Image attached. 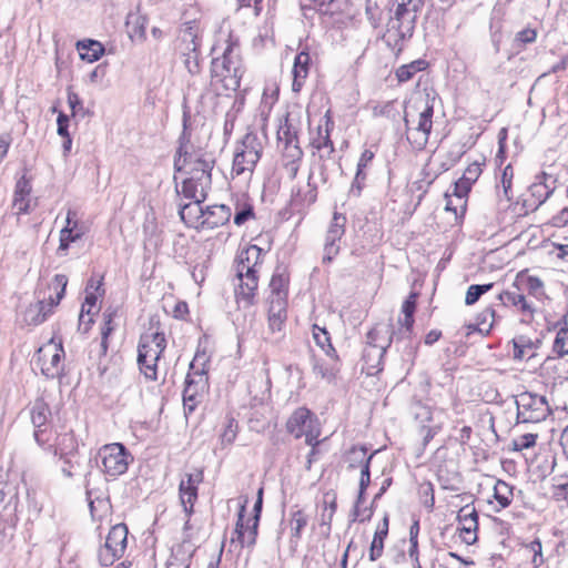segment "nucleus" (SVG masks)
<instances>
[{
  "mask_svg": "<svg viewBox=\"0 0 568 568\" xmlns=\"http://www.w3.org/2000/svg\"><path fill=\"white\" fill-rule=\"evenodd\" d=\"M189 115L183 113V132L174 155V181L181 184V193L187 199L205 200L212 185L215 158L211 152L195 149L186 133Z\"/></svg>",
  "mask_w": 568,
  "mask_h": 568,
  "instance_id": "nucleus-1",
  "label": "nucleus"
},
{
  "mask_svg": "<svg viewBox=\"0 0 568 568\" xmlns=\"http://www.w3.org/2000/svg\"><path fill=\"white\" fill-rule=\"evenodd\" d=\"M212 53L211 84L217 90L236 91L245 72L239 39L232 33L220 38Z\"/></svg>",
  "mask_w": 568,
  "mask_h": 568,
  "instance_id": "nucleus-2",
  "label": "nucleus"
},
{
  "mask_svg": "<svg viewBox=\"0 0 568 568\" xmlns=\"http://www.w3.org/2000/svg\"><path fill=\"white\" fill-rule=\"evenodd\" d=\"M393 1L396 8L387 21L382 40L395 55H398L414 34L417 12L423 7V0Z\"/></svg>",
  "mask_w": 568,
  "mask_h": 568,
  "instance_id": "nucleus-3",
  "label": "nucleus"
},
{
  "mask_svg": "<svg viewBox=\"0 0 568 568\" xmlns=\"http://www.w3.org/2000/svg\"><path fill=\"white\" fill-rule=\"evenodd\" d=\"M435 91H425L414 98L409 111H405L406 138L414 150L422 151L427 145L433 128Z\"/></svg>",
  "mask_w": 568,
  "mask_h": 568,
  "instance_id": "nucleus-4",
  "label": "nucleus"
},
{
  "mask_svg": "<svg viewBox=\"0 0 568 568\" xmlns=\"http://www.w3.org/2000/svg\"><path fill=\"white\" fill-rule=\"evenodd\" d=\"M206 363L205 354H196L190 364L183 390V407L186 415L196 409L209 388Z\"/></svg>",
  "mask_w": 568,
  "mask_h": 568,
  "instance_id": "nucleus-5",
  "label": "nucleus"
},
{
  "mask_svg": "<svg viewBox=\"0 0 568 568\" xmlns=\"http://www.w3.org/2000/svg\"><path fill=\"white\" fill-rule=\"evenodd\" d=\"M396 334L392 324L374 326L366 335V346L363 351V361L367 374L372 375L382 369V363L386 349L393 343Z\"/></svg>",
  "mask_w": 568,
  "mask_h": 568,
  "instance_id": "nucleus-6",
  "label": "nucleus"
},
{
  "mask_svg": "<svg viewBox=\"0 0 568 568\" xmlns=\"http://www.w3.org/2000/svg\"><path fill=\"white\" fill-rule=\"evenodd\" d=\"M166 347L162 332H146L141 335L138 346V364L146 379H158V362Z\"/></svg>",
  "mask_w": 568,
  "mask_h": 568,
  "instance_id": "nucleus-7",
  "label": "nucleus"
},
{
  "mask_svg": "<svg viewBox=\"0 0 568 568\" xmlns=\"http://www.w3.org/2000/svg\"><path fill=\"white\" fill-rule=\"evenodd\" d=\"M263 143L256 133L247 132L241 142L236 144L232 173L241 175L245 172L252 173L261 159Z\"/></svg>",
  "mask_w": 568,
  "mask_h": 568,
  "instance_id": "nucleus-8",
  "label": "nucleus"
},
{
  "mask_svg": "<svg viewBox=\"0 0 568 568\" xmlns=\"http://www.w3.org/2000/svg\"><path fill=\"white\" fill-rule=\"evenodd\" d=\"M517 420L520 423H539L550 414V407L545 396L523 392L516 396Z\"/></svg>",
  "mask_w": 568,
  "mask_h": 568,
  "instance_id": "nucleus-9",
  "label": "nucleus"
},
{
  "mask_svg": "<svg viewBox=\"0 0 568 568\" xmlns=\"http://www.w3.org/2000/svg\"><path fill=\"white\" fill-rule=\"evenodd\" d=\"M102 471L110 477H118L128 470L132 460L131 454L124 445L113 443L102 446L99 449Z\"/></svg>",
  "mask_w": 568,
  "mask_h": 568,
  "instance_id": "nucleus-10",
  "label": "nucleus"
},
{
  "mask_svg": "<svg viewBox=\"0 0 568 568\" xmlns=\"http://www.w3.org/2000/svg\"><path fill=\"white\" fill-rule=\"evenodd\" d=\"M128 527L124 524L114 525L110 529L104 544L98 551V559L102 566H111L123 556L128 544Z\"/></svg>",
  "mask_w": 568,
  "mask_h": 568,
  "instance_id": "nucleus-11",
  "label": "nucleus"
},
{
  "mask_svg": "<svg viewBox=\"0 0 568 568\" xmlns=\"http://www.w3.org/2000/svg\"><path fill=\"white\" fill-rule=\"evenodd\" d=\"M315 419L310 409L300 407L290 416L286 429L295 438L305 436V443L312 447L318 444V429L314 426Z\"/></svg>",
  "mask_w": 568,
  "mask_h": 568,
  "instance_id": "nucleus-12",
  "label": "nucleus"
},
{
  "mask_svg": "<svg viewBox=\"0 0 568 568\" xmlns=\"http://www.w3.org/2000/svg\"><path fill=\"white\" fill-rule=\"evenodd\" d=\"M53 284L55 288H59L55 297L50 296L49 302L39 301L34 305H30V307L26 312V320L29 324L38 325L43 323L49 314H51L52 308L61 302L64 296L65 287L68 285V277L64 274H57L53 278Z\"/></svg>",
  "mask_w": 568,
  "mask_h": 568,
  "instance_id": "nucleus-13",
  "label": "nucleus"
},
{
  "mask_svg": "<svg viewBox=\"0 0 568 568\" xmlns=\"http://www.w3.org/2000/svg\"><path fill=\"white\" fill-rule=\"evenodd\" d=\"M556 179L545 172L536 176L535 182L529 186L528 196L524 200V206L527 210H538L554 193L556 189Z\"/></svg>",
  "mask_w": 568,
  "mask_h": 568,
  "instance_id": "nucleus-14",
  "label": "nucleus"
},
{
  "mask_svg": "<svg viewBox=\"0 0 568 568\" xmlns=\"http://www.w3.org/2000/svg\"><path fill=\"white\" fill-rule=\"evenodd\" d=\"M51 409L43 398H37L30 407V418L34 427L33 437L39 446H44L52 438V432L48 428Z\"/></svg>",
  "mask_w": 568,
  "mask_h": 568,
  "instance_id": "nucleus-15",
  "label": "nucleus"
},
{
  "mask_svg": "<svg viewBox=\"0 0 568 568\" xmlns=\"http://www.w3.org/2000/svg\"><path fill=\"white\" fill-rule=\"evenodd\" d=\"M64 349L61 343L50 342L39 349L42 374L49 378L61 375L63 371Z\"/></svg>",
  "mask_w": 568,
  "mask_h": 568,
  "instance_id": "nucleus-16",
  "label": "nucleus"
},
{
  "mask_svg": "<svg viewBox=\"0 0 568 568\" xmlns=\"http://www.w3.org/2000/svg\"><path fill=\"white\" fill-rule=\"evenodd\" d=\"M346 217L335 212L325 235L322 262L331 263L339 253V241L345 233Z\"/></svg>",
  "mask_w": 568,
  "mask_h": 568,
  "instance_id": "nucleus-17",
  "label": "nucleus"
},
{
  "mask_svg": "<svg viewBox=\"0 0 568 568\" xmlns=\"http://www.w3.org/2000/svg\"><path fill=\"white\" fill-rule=\"evenodd\" d=\"M239 284L235 287V298L240 307L247 308L255 303V296L258 286V273L245 270L236 272Z\"/></svg>",
  "mask_w": 568,
  "mask_h": 568,
  "instance_id": "nucleus-18",
  "label": "nucleus"
},
{
  "mask_svg": "<svg viewBox=\"0 0 568 568\" xmlns=\"http://www.w3.org/2000/svg\"><path fill=\"white\" fill-rule=\"evenodd\" d=\"M498 298L505 306H513L520 313L523 322H530L534 318L536 306L518 286L500 293Z\"/></svg>",
  "mask_w": 568,
  "mask_h": 568,
  "instance_id": "nucleus-19",
  "label": "nucleus"
},
{
  "mask_svg": "<svg viewBox=\"0 0 568 568\" xmlns=\"http://www.w3.org/2000/svg\"><path fill=\"white\" fill-rule=\"evenodd\" d=\"M85 233V227L79 222L77 212L68 210L65 225L60 231L58 255H67V251L71 243L80 240Z\"/></svg>",
  "mask_w": 568,
  "mask_h": 568,
  "instance_id": "nucleus-20",
  "label": "nucleus"
},
{
  "mask_svg": "<svg viewBox=\"0 0 568 568\" xmlns=\"http://www.w3.org/2000/svg\"><path fill=\"white\" fill-rule=\"evenodd\" d=\"M203 480V471L186 474L179 486L180 501L187 518L193 514V507L197 499V485Z\"/></svg>",
  "mask_w": 568,
  "mask_h": 568,
  "instance_id": "nucleus-21",
  "label": "nucleus"
},
{
  "mask_svg": "<svg viewBox=\"0 0 568 568\" xmlns=\"http://www.w3.org/2000/svg\"><path fill=\"white\" fill-rule=\"evenodd\" d=\"M444 414L442 409H432L427 406L422 407V412L417 413V418H422L420 435L423 444L427 445L443 428V419L440 416Z\"/></svg>",
  "mask_w": 568,
  "mask_h": 568,
  "instance_id": "nucleus-22",
  "label": "nucleus"
},
{
  "mask_svg": "<svg viewBox=\"0 0 568 568\" xmlns=\"http://www.w3.org/2000/svg\"><path fill=\"white\" fill-rule=\"evenodd\" d=\"M232 216L231 207L224 204H215L204 209L201 230H214L225 225Z\"/></svg>",
  "mask_w": 568,
  "mask_h": 568,
  "instance_id": "nucleus-23",
  "label": "nucleus"
},
{
  "mask_svg": "<svg viewBox=\"0 0 568 568\" xmlns=\"http://www.w3.org/2000/svg\"><path fill=\"white\" fill-rule=\"evenodd\" d=\"M417 298L418 293L410 292L408 297L404 301L402 305V313L404 314V318L398 320L400 328L398 332H395L396 341L409 338L414 325V313L416 311Z\"/></svg>",
  "mask_w": 568,
  "mask_h": 568,
  "instance_id": "nucleus-24",
  "label": "nucleus"
},
{
  "mask_svg": "<svg viewBox=\"0 0 568 568\" xmlns=\"http://www.w3.org/2000/svg\"><path fill=\"white\" fill-rule=\"evenodd\" d=\"M244 506H242L239 513L235 534L237 536V540L241 542L242 546L252 547L256 542L258 521L257 517H252L247 520V524L244 525Z\"/></svg>",
  "mask_w": 568,
  "mask_h": 568,
  "instance_id": "nucleus-25",
  "label": "nucleus"
},
{
  "mask_svg": "<svg viewBox=\"0 0 568 568\" xmlns=\"http://www.w3.org/2000/svg\"><path fill=\"white\" fill-rule=\"evenodd\" d=\"M262 255L263 250L261 247L254 244L248 245L237 255L236 272H245V270L250 268V271L258 273L262 264Z\"/></svg>",
  "mask_w": 568,
  "mask_h": 568,
  "instance_id": "nucleus-26",
  "label": "nucleus"
},
{
  "mask_svg": "<svg viewBox=\"0 0 568 568\" xmlns=\"http://www.w3.org/2000/svg\"><path fill=\"white\" fill-rule=\"evenodd\" d=\"M262 255L263 250L261 247L254 244L248 245L237 255L236 272H245V270L250 268V271L258 273L262 264Z\"/></svg>",
  "mask_w": 568,
  "mask_h": 568,
  "instance_id": "nucleus-27",
  "label": "nucleus"
},
{
  "mask_svg": "<svg viewBox=\"0 0 568 568\" xmlns=\"http://www.w3.org/2000/svg\"><path fill=\"white\" fill-rule=\"evenodd\" d=\"M303 155L304 153L300 144L282 146V166L291 180L296 178Z\"/></svg>",
  "mask_w": 568,
  "mask_h": 568,
  "instance_id": "nucleus-28",
  "label": "nucleus"
},
{
  "mask_svg": "<svg viewBox=\"0 0 568 568\" xmlns=\"http://www.w3.org/2000/svg\"><path fill=\"white\" fill-rule=\"evenodd\" d=\"M311 65V55L306 49L298 52L294 59L293 65V84L292 88L295 92H298L303 87Z\"/></svg>",
  "mask_w": 568,
  "mask_h": 568,
  "instance_id": "nucleus-29",
  "label": "nucleus"
},
{
  "mask_svg": "<svg viewBox=\"0 0 568 568\" xmlns=\"http://www.w3.org/2000/svg\"><path fill=\"white\" fill-rule=\"evenodd\" d=\"M540 341L526 335H518L513 339L514 358L518 361L530 359L537 355Z\"/></svg>",
  "mask_w": 568,
  "mask_h": 568,
  "instance_id": "nucleus-30",
  "label": "nucleus"
},
{
  "mask_svg": "<svg viewBox=\"0 0 568 568\" xmlns=\"http://www.w3.org/2000/svg\"><path fill=\"white\" fill-rule=\"evenodd\" d=\"M288 282L290 278L285 271L277 267L273 273L270 282L271 294L268 296V301L280 300L283 302H287Z\"/></svg>",
  "mask_w": 568,
  "mask_h": 568,
  "instance_id": "nucleus-31",
  "label": "nucleus"
},
{
  "mask_svg": "<svg viewBox=\"0 0 568 568\" xmlns=\"http://www.w3.org/2000/svg\"><path fill=\"white\" fill-rule=\"evenodd\" d=\"M194 202L184 204L180 209L181 220L191 227L201 229V220H203L204 209L201 203L204 200L193 199Z\"/></svg>",
  "mask_w": 568,
  "mask_h": 568,
  "instance_id": "nucleus-32",
  "label": "nucleus"
},
{
  "mask_svg": "<svg viewBox=\"0 0 568 568\" xmlns=\"http://www.w3.org/2000/svg\"><path fill=\"white\" fill-rule=\"evenodd\" d=\"M268 303V327L273 333L281 332L287 317V302L270 300Z\"/></svg>",
  "mask_w": 568,
  "mask_h": 568,
  "instance_id": "nucleus-33",
  "label": "nucleus"
},
{
  "mask_svg": "<svg viewBox=\"0 0 568 568\" xmlns=\"http://www.w3.org/2000/svg\"><path fill=\"white\" fill-rule=\"evenodd\" d=\"M329 120L326 121L325 128L322 125H318L316 136L312 138V145L316 150L321 152L320 158L321 159H329L331 155L334 153L335 148L334 143L329 138Z\"/></svg>",
  "mask_w": 568,
  "mask_h": 568,
  "instance_id": "nucleus-34",
  "label": "nucleus"
},
{
  "mask_svg": "<svg viewBox=\"0 0 568 568\" xmlns=\"http://www.w3.org/2000/svg\"><path fill=\"white\" fill-rule=\"evenodd\" d=\"M31 184L30 181L22 175L16 183L13 206L17 207L18 213H28L30 203Z\"/></svg>",
  "mask_w": 568,
  "mask_h": 568,
  "instance_id": "nucleus-35",
  "label": "nucleus"
},
{
  "mask_svg": "<svg viewBox=\"0 0 568 568\" xmlns=\"http://www.w3.org/2000/svg\"><path fill=\"white\" fill-rule=\"evenodd\" d=\"M388 515H385L383 518L382 525H379L374 534L373 541L369 548V560L375 561L382 555L384 550V540L388 535Z\"/></svg>",
  "mask_w": 568,
  "mask_h": 568,
  "instance_id": "nucleus-36",
  "label": "nucleus"
},
{
  "mask_svg": "<svg viewBox=\"0 0 568 568\" xmlns=\"http://www.w3.org/2000/svg\"><path fill=\"white\" fill-rule=\"evenodd\" d=\"M313 174L311 173L307 179L306 190H297L296 193L292 195V204L298 207L310 206L315 203L317 199V187L314 183H312Z\"/></svg>",
  "mask_w": 568,
  "mask_h": 568,
  "instance_id": "nucleus-37",
  "label": "nucleus"
},
{
  "mask_svg": "<svg viewBox=\"0 0 568 568\" xmlns=\"http://www.w3.org/2000/svg\"><path fill=\"white\" fill-rule=\"evenodd\" d=\"M313 338L318 347L333 361L337 362L338 356L335 348L332 345L329 333L325 327H320L314 324L312 328Z\"/></svg>",
  "mask_w": 568,
  "mask_h": 568,
  "instance_id": "nucleus-38",
  "label": "nucleus"
},
{
  "mask_svg": "<svg viewBox=\"0 0 568 568\" xmlns=\"http://www.w3.org/2000/svg\"><path fill=\"white\" fill-rule=\"evenodd\" d=\"M80 58L90 63L98 61L104 52L103 45L95 40L79 41L77 43Z\"/></svg>",
  "mask_w": 568,
  "mask_h": 568,
  "instance_id": "nucleus-39",
  "label": "nucleus"
},
{
  "mask_svg": "<svg viewBox=\"0 0 568 568\" xmlns=\"http://www.w3.org/2000/svg\"><path fill=\"white\" fill-rule=\"evenodd\" d=\"M308 524V516L305 514L302 509H292L290 519H288V526L291 529V538L292 540L295 539V541H298L302 537V532L304 528Z\"/></svg>",
  "mask_w": 568,
  "mask_h": 568,
  "instance_id": "nucleus-40",
  "label": "nucleus"
},
{
  "mask_svg": "<svg viewBox=\"0 0 568 568\" xmlns=\"http://www.w3.org/2000/svg\"><path fill=\"white\" fill-rule=\"evenodd\" d=\"M131 39L144 40L146 31V18L136 13H130L126 19Z\"/></svg>",
  "mask_w": 568,
  "mask_h": 568,
  "instance_id": "nucleus-41",
  "label": "nucleus"
},
{
  "mask_svg": "<svg viewBox=\"0 0 568 568\" xmlns=\"http://www.w3.org/2000/svg\"><path fill=\"white\" fill-rule=\"evenodd\" d=\"M53 447L54 454L62 457L72 454L77 449L78 443L72 433H63L57 436Z\"/></svg>",
  "mask_w": 568,
  "mask_h": 568,
  "instance_id": "nucleus-42",
  "label": "nucleus"
},
{
  "mask_svg": "<svg viewBox=\"0 0 568 568\" xmlns=\"http://www.w3.org/2000/svg\"><path fill=\"white\" fill-rule=\"evenodd\" d=\"M457 519L459 523V530L462 529H478V514L475 507L466 505L458 511Z\"/></svg>",
  "mask_w": 568,
  "mask_h": 568,
  "instance_id": "nucleus-43",
  "label": "nucleus"
},
{
  "mask_svg": "<svg viewBox=\"0 0 568 568\" xmlns=\"http://www.w3.org/2000/svg\"><path fill=\"white\" fill-rule=\"evenodd\" d=\"M494 497L500 508H506L513 500V487L504 480H497L494 486Z\"/></svg>",
  "mask_w": 568,
  "mask_h": 568,
  "instance_id": "nucleus-44",
  "label": "nucleus"
},
{
  "mask_svg": "<svg viewBox=\"0 0 568 568\" xmlns=\"http://www.w3.org/2000/svg\"><path fill=\"white\" fill-rule=\"evenodd\" d=\"M519 283L524 292H527L528 295L534 296L537 300L541 298L545 295L544 283L540 278L536 276L521 277L519 280Z\"/></svg>",
  "mask_w": 568,
  "mask_h": 568,
  "instance_id": "nucleus-45",
  "label": "nucleus"
},
{
  "mask_svg": "<svg viewBox=\"0 0 568 568\" xmlns=\"http://www.w3.org/2000/svg\"><path fill=\"white\" fill-rule=\"evenodd\" d=\"M426 65L424 60H415L408 64L400 65L396 70V78L398 82H407L409 81L414 74L418 71H422Z\"/></svg>",
  "mask_w": 568,
  "mask_h": 568,
  "instance_id": "nucleus-46",
  "label": "nucleus"
},
{
  "mask_svg": "<svg viewBox=\"0 0 568 568\" xmlns=\"http://www.w3.org/2000/svg\"><path fill=\"white\" fill-rule=\"evenodd\" d=\"M277 141L282 146L300 144L297 132L288 124L287 120H285V123L281 124L277 130Z\"/></svg>",
  "mask_w": 568,
  "mask_h": 568,
  "instance_id": "nucleus-47",
  "label": "nucleus"
},
{
  "mask_svg": "<svg viewBox=\"0 0 568 568\" xmlns=\"http://www.w3.org/2000/svg\"><path fill=\"white\" fill-rule=\"evenodd\" d=\"M181 43L183 44V52L200 53V41L192 27H186L182 31Z\"/></svg>",
  "mask_w": 568,
  "mask_h": 568,
  "instance_id": "nucleus-48",
  "label": "nucleus"
},
{
  "mask_svg": "<svg viewBox=\"0 0 568 568\" xmlns=\"http://www.w3.org/2000/svg\"><path fill=\"white\" fill-rule=\"evenodd\" d=\"M373 454L367 456V449L365 447H353L347 455L348 467L355 468L357 466L363 467L365 463L369 465Z\"/></svg>",
  "mask_w": 568,
  "mask_h": 568,
  "instance_id": "nucleus-49",
  "label": "nucleus"
},
{
  "mask_svg": "<svg viewBox=\"0 0 568 568\" xmlns=\"http://www.w3.org/2000/svg\"><path fill=\"white\" fill-rule=\"evenodd\" d=\"M552 352L558 357H564L568 355V329H558L554 345H552Z\"/></svg>",
  "mask_w": 568,
  "mask_h": 568,
  "instance_id": "nucleus-50",
  "label": "nucleus"
},
{
  "mask_svg": "<svg viewBox=\"0 0 568 568\" xmlns=\"http://www.w3.org/2000/svg\"><path fill=\"white\" fill-rule=\"evenodd\" d=\"M493 283H488V284H483V285H478V284H474V285H470L466 292V297H465V303L466 305H473L475 304L483 294L487 293L491 287H493Z\"/></svg>",
  "mask_w": 568,
  "mask_h": 568,
  "instance_id": "nucleus-51",
  "label": "nucleus"
},
{
  "mask_svg": "<svg viewBox=\"0 0 568 568\" xmlns=\"http://www.w3.org/2000/svg\"><path fill=\"white\" fill-rule=\"evenodd\" d=\"M525 556L531 557V564L535 568L539 567L544 562L541 554V542L534 540L524 548Z\"/></svg>",
  "mask_w": 568,
  "mask_h": 568,
  "instance_id": "nucleus-52",
  "label": "nucleus"
},
{
  "mask_svg": "<svg viewBox=\"0 0 568 568\" xmlns=\"http://www.w3.org/2000/svg\"><path fill=\"white\" fill-rule=\"evenodd\" d=\"M67 98H68V104H69V106L71 109V112H72V116L84 118L88 112L84 109L82 100L80 99L78 93H75L74 91H72L69 88L68 92H67Z\"/></svg>",
  "mask_w": 568,
  "mask_h": 568,
  "instance_id": "nucleus-53",
  "label": "nucleus"
},
{
  "mask_svg": "<svg viewBox=\"0 0 568 568\" xmlns=\"http://www.w3.org/2000/svg\"><path fill=\"white\" fill-rule=\"evenodd\" d=\"M537 437V434L527 433L514 438L511 442L513 450L520 452L534 447L536 445Z\"/></svg>",
  "mask_w": 568,
  "mask_h": 568,
  "instance_id": "nucleus-54",
  "label": "nucleus"
},
{
  "mask_svg": "<svg viewBox=\"0 0 568 568\" xmlns=\"http://www.w3.org/2000/svg\"><path fill=\"white\" fill-rule=\"evenodd\" d=\"M514 170L511 164H507L501 174L500 184L503 187L504 196L507 201L513 199L511 186H513Z\"/></svg>",
  "mask_w": 568,
  "mask_h": 568,
  "instance_id": "nucleus-55",
  "label": "nucleus"
},
{
  "mask_svg": "<svg viewBox=\"0 0 568 568\" xmlns=\"http://www.w3.org/2000/svg\"><path fill=\"white\" fill-rule=\"evenodd\" d=\"M113 317H114V313L113 312L106 311V312L103 313V326L101 328V335H102L101 347H102L104 353L108 349L106 339H108L109 335L114 329Z\"/></svg>",
  "mask_w": 568,
  "mask_h": 568,
  "instance_id": "nucleus-56",
  "label": "nucleus"
},
{
  "mask_svg": "<svg viewBox=\"0 0 568 568\" xmlns=\"http://www.w3.org/2000/svg\"><path fill=\"white\" fill-rule=\"evenodd\" d=\"M254 217L253 206L248 203L236 205V212L234 214V224L237 226L243 225L246 221Z\"/></svg>",
  "mask_w": 568,
  "mask_h": 568,
  "instance_id": "nucleus-57",
  "label": "nucleus"
},
{
  "mask_svg": "<svg viewBox=\"0 0 568 568\" xmlns=\"http://www.w3.org/2000/svg\"><path fill=\"white\" fill-rule=\"evenodd\" d=\"M367 174L365 171H361V169H356L355 178L352 182L351 189H349V195L352 196H361L362 190L365 185Z\"/></svg>",
  "mask_w": 568,
  "mask_h": 568,
  "instance_id": "nucleus-58",
  "label": "nucleus"
},
{
  "mask_svg": "<svg viewBox=\"0 0 568 568\" xmlns=\"http://www.w3.org/2000/svg\"><path fill=\"white\" fill-rule=\"evenodd\" d=\"M200 53L183 52V63L190 74H197L200 72Z\"/></svg>",
  "mask_w": 568,
  "mask_h": 568,
  "instance_id": "nucleus-59",
  "label": "nucleus"
},
{
  "mask_svg": "<svg viewBox=\"0 0 568 568\" xmlns=\"http://www.w3.org/2000/svg\"><path fill=\"white\" fill-rule=\"evenodd\" d=\"M335 371L336 368L334 366H327L320 362H316L313 366L314 374L326 381H332L334 378Z\"/></svg>",
  "mask_w": 568,
  "mask_h": 568,
  "instance_id": "nucleus-60",
  "label": "nucleus"
},
{
  "mask_svg": "<svg viewBox=\"0 0 568 568\" xmlns=\"http://www.w3.org/2000/svg\"><path fill=\"white\" fill-rule=\"evenodd\" d=\"M236 434H237V423L235 422V419L231 418V419H229L227 425L225 426V428L221 435L222 443L232 444L234 442V439L236 438Z\"/></svg>",
  "mask_w": 568,
  "mask_h": 568,
  "instance_id": "nucleus-61",
  "label": "nucleus"
},
{
  "mask_svg": "<svg viewBox=\"0 0 568 568\" xmlns=\"http://www.w3.org/2000/svg\"><path fill=\"white\" fill-rule=\"evenodd\" d=\"M480 174H481L480 164L475 162V163H471L470 165H468V168L465 170L462 178L465 181H467L469 184H473L474 182L477 181V179L479 178Z\"/></svg>",
  "mask_w": 568,
  "mask_h": 568,
  "instance_id": "nucleus-62",
  "label": "nucleus"
},
{
  "mask_svg": "<svg viewBox=\"0 0 568 568\" xmlns=\"http://www.w3.org/2000/svg\"><path fill=\"white\" fill-rule=\"evenodd\" d=\"M98 297L97 294H94V292L85 293V300L81 307L80 321L82 320L84 313H87L88 315L91 313V308L95 306Z\"/></svg>",
  "mask_w": 568,
  "mask_h": 568,
  "instance_id": "nucleus-63",
  "label": "nucleus"
},
{
  "mask_svg": "<svg viewBox=\"0 0 568 568\" xmlns=\"http://www.w3.org/2000/svg\"><path fill=\"white\" fill-rule=\"evenodd\" d=\"M551 224L555 227H564L568 224V207H564L551 219Z\"/></svg>",
  "mask_w": 568,
  "mask_h": 568,
  "instance_id": "nucleus-64",
  "label": "nucleus"
}]
</instances>
